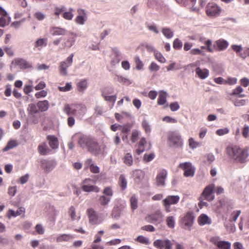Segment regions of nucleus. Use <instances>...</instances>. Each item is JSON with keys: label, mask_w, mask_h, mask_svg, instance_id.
<instances>
[{"label": "nucleus", "mask_w": 249, "mask_h": 249, "mask_svg": "<svg viewBox=\"0 0 249 249\" xmlns=\"http://www.w3.org/2000/svg\"><path fill=\"white\" fill-rule=\"evenodd\" d=\"M116 78L120 83L128 85L131 84L128 79L122 76L117 75Z\"/></svg>", "instance_id": "obj_58"}, {"label": "nucleus", "mask_w": 249, "mask_h": 249, "mask_svg": "<svg viewBox=\"0 0 249 249\" xmlns=\"http://www.w3.org/2000/svg\"><path fill=\"white\" fill-rule=\"evenodd\" d=\"M153 245L159 249H172V244L169 239H157L154 242Z\"/></svg>", "instance_id": "obj_15"}, {"label": "nucleus", "mask_w": 249, "mask_h": 249, "mask_svg": "<svg viewBox=\"0 0 249 249\" xmlns=\"http://www.w3.org/2000/svg\"><path fill=\"white\" fill-rule=\"evenodd\" d=\"M123 208L118 205L114 206L112 209L111 215L115 220L120 219L122 215Z\"/></svg>", "instance_id": "obj_27"}, {"label": "nucleus", "mask_w": 249, "mask_h": 249, "mask_svg": "<svg viewBox=\"0 0 249 249\" xmlns=\"http://www.w3.org/2000/svg\"><path fill=\"white\" fill-rule=\"evenodd\" d=\"M47 45V39L46 38H39L35 42V47L36 48L45 47Z\"/></svg>", "instance_id": "obj_43"}, {"label": "nucleus", "mask_w": 249, "mask_h": 249, "mask_svg": "<svg viewBox=\"0 0 249 249\" xmlns=\"http://www.w3.org/2000/svg\"><path fill=\"white\" fill-rule=\"evenodd\" d=\"M15 63L16 65L19 66L20 68L22 70H25L32 67L31 63L23 58H18L15 59Z\"/></svg>", "instance_id": "obj_22"}, {"label": "nucleus", "mask_w": 249, "mask_h": 249, "mask_svg": "<svg viewBox=\"0 0 249 249\" xmlns=\"http://www.w3.org/2000/svg\"><path fill=\"white\" fill-rule=\"evenodd\" d=\"M173 48L177 50H180L182 47V42L178 38H176L173 41Z\"/></svg>", "instance_id": "obj_48"}, {"label": "nucleus", "mask_w": 249, "mask_h": 249, "mask_svg": "<svg viewBox=\"0 0 249 249\" xmlns=\"http://www.w3.org/2000/svg\"><path fill=\"white\" fill-rule=\"evenodd\" d=\"M77 35L71 32L69 34L68 38L64 41L62 46L64 49H69L75 43Z\"/></svg>", "instance_id": "obj_19"}, {"label": "nucleus", "mask_w": 249, "mask_h": 249, "mask_svg": "<svg viewBox=\"0 0 249 249\" xmlns=\"http://www.w3.org/2000/svg\"><path fill=\"white\" fill-rule=\"evenodd\" d=\"M220 11L221 8L214 3H209L207 5L206 12L209 16L216 17Z\"/></svg>", "instance_id": "obj_14"}, {"label": "nucleus", "mask_w": 249, "mask_h": 249, "mask_svg": "<svg viewBox=\"0 0 249 249\" xmlns=\"http://www.w3.org/2000/svg\"><path fill=\"white\" fill-rule=\"evenodd\" d=\"M18 143L17 141L11 140L8 142L6 146L3 148V151L4 152L7 151L16 147Z\"/></svg>", "instance_id": "obj_40"}, {"label": "nucleus", "mask_w": 249, "mask_h": 249, "mask_svg": "<svg viewBox=\"0 0 249 249\" xmlns=\"http://www.w3.org/2000/svg\"><path fill=\"white\" fill-rule=\"evenodd\" d=\"M180 199V197L178 196H172L169 195L166 196L165 198H164L162 201L167 203V204H169V205H175L177 204Z\"/></svg>", "instance_id": "obj_25"}, {"label": "nucleus", "mask_w": 249, "mask_h": 249, "mask_svg": "<svg viewBox=\"0 0 249 249\" xmlns=\"http://www.w3.org/2000/svg\"><path fill=\"white\" fill-rule=\"evenodd\" d=\"M103 193L104 196H109V197L110 198L113 196V191L112 189L109 187L105 188L103 191Z\"/></svg>", "instance_id": "obj_57"}, {"label": "nucleus", "mask_w": 249, "mask_h": 249, "mask_svg": "<svg viewBox=\"0 0 249 249\" xmlns=\"http://www.w3.org/2000/svg\"><path fill=\"white\" fill-rule=\"evenodd\" d=\"M27 111L28 117L32 122L34 124H37L39 119L37 115L39 114V111L37 106L34 103L29 104L27 108Z\"/></svg>", "instance_id": "obj_7"}, {"label": "nucleus", "mask_w": 249, "mask_h": 249, "mask_svg": "<svg viewBox=\"0 0 249 249\" xmlns=\"http://www.w3.org/2000/svg\"><path fill=\"white\" fill-rule=\"evenodd\" d=\"M135 63L136 64V69L137 70H141L142 69L143 64L139 56H136L135 57Z\"/></svg>", "instance_id": "obj_59"}, {"label": "nucleus", "mask_w": 249, "mask_h": 249, "mask_svg": "<svg viewBox=\"0 0 249 249\" xmlns=\"http://www.w3.org/2000/svg\"><path fill=\"white\" fill-rule=\"evenodd\" d=\"M211 241L217 246L219 249H230L231 244L230 242L220 241L218 237H214L211 238Z\"/></svg>", "instance_id": "obj_16"}, {"label": "nucleus", "mask_w": 249, "mask_h": 249, "mask_svg": "<svg viewBox=\"0 0 249 249\" xmlns=\"http://www.w3.org/2000/svg\"><path fill=\"white\" fill-rule=\"evenodd\" d=\"M38 150L41 155H46L50 152V150L46 143H43L39 145L38 146Z\"/></svg>", "instance_id": "obj_34"}, {"label": "nucleus", "mask_w": 249, "mask_h": 249, "mask_svg": "<svg viewBox=\"0 0 249 249\" xmlns=\"http://www.w3.org/2000/svg\"><path fill=\"white\" fill-rule=\"evenodd\" d=\"M154 55H155L156 59L157 60H158L159 62H160V63H164L166 62V59L164 58V57L158 51H155Z\"/></svg>", "instance_id": "obj_46"}, {"label": "nucleus", "mask_w": 249, "mask_h": 249, "mask_svg": "<svg viewBox=\"0 0 249 249\" xmlns=\"http://www.w3.org/2000/svg\"><path fill=\"white\" fill-rule=\"evenodd\" d=\"M66 10V8L64 6H62L60 7H57L55 8L54 14L58 17L61 13H63Z\"/></svg>", "instance_id": "obj_62"}, {"label": "nucleus", "mask_w": 249, "mask_h": 249, "mask_svg": "<svg viewBox=\"0 0 249 249\" xmlns=\"http://www.w3.org/2000/svg\"><path fill=\"white\" fill-rule=\"evenodd\" d=\"M105 100L108 102L112 103L113 105H114L116 101L117 95L116 94L113 95H106L105 96H103Z\"/></svg>", "instance_id": "obj_51"}, {"label": "nucleus", "mask_w": 249, "mask_h": 249, "mask_svg": "<svg viewBox=\"0 0 249 249\" xmlns=\"http://www.w3.org/2000/svg\"><path fill=\"white\" fill-rule=\"evenodd\" d=\"M114 92V88L112 87H109L105 88L103 91L102 95L105 96L106 95H110V94L113 93Z\"/></svg>", "instance_id": "obj_50"}, {"label": "nucleus", "mask_w": 249, "mask_h": 249, "mask_svg": "<svg viewBox=\"0 0 249 249\" xmlns=\"http://www.w3.org/2000/svg\"><path fill=\"white\" fill-rule=\"evenodd\" d=\"M72 88L71 83H67L64 87H59L58 89L60 91L66 92L70 91Z\"/></svg>", "instance_id": "obj_55"}, {"label": "nucleus", "mask_w": 249, "mask_h": 249, "mask_svg": "<svg viewBox=\"0 0 249 249\" xmlns=\"http://www.w3.org/2000/svg\"><path fill=\"white\" fill-rule=\"evenodd\" d=\"M82 190L85 192H94L98 193L100 191V189L96 186L91 184H84L81 186Z\"/></svg>", "instance_id": "obj_31"}, {"label": "nucleus", "mask_w": 249, "mask_h": 249, "mask_svg": "<svg viewBox=\"0 0 249 249\" xmlns=\"http://www.w3.org/2000/svg\"><path fill=\"white\" fill-rule=\"evenodd\" d=\"M166 223L167 226L170 229H174L175 226L176 220L173 216H169L167 217L166 219Z\"/></svg>", "instance_id": "obj_39"}, {"label": "nucleus", "mask_w": 249, "mask_h": 249, "mask_svg": "<svg viewBox=\"0 0 249 249\" xmlns=\"http://www.w3.org/2000/svg\"><path fill=\"white\" fill-rule=\"evenodd\" d=\"M36 106L40 112H45L48 110L49 107V103L48 100H45L37 102Z\"/></svg>", "instance_id": "obj_30"}, {"label": "nucleus", "mask_w": 249, "mask_h": 249, "mask_svg": "<svg viewBox=\"0 0 249 249\" xmlns=\"http://www.w3.org/2000/svg\"><path fill=\"white\" fill-rule=\"evenodd\" d=\"M155 155L154 153H152L150 154H145L143 156V160L144 161L147 162H149L152 161L155 158Z\"/></svg>", "instance_id": "obj_53"}, {"label": "nucleus", "mask_w": 249, "mask_h": 249, "mask_svg": "<svg viewBox=\"0 0 249 249\" xmlns=\"http://www.w3.org/2000/svg\"><path fill=\"white\" fill-rule=\"evenodd\" d=\"M179 167L184 171V175L186 177H193L195 173V168L190 162H185L179 164Z\"/></svg>", "instance_id": "obj_11"}, {"label": "nucleus", "mask_w": 249, "mask_h": 249, "mask_svg": "<svg viewBox=\"0 0 249 249\" xmlns=\"http://www.w3.org/2000/svg\"><path fill=\"white\" fill-rule=\"evenodd\" d=\"M195 71L196 74L201 79H206L209 75V71L207 69H201L200 67H197Z\"/></svg>", "instance_id": "obj_29"}, {"label": "nucleus", "mask_w": 249, "mask_h": 249, "mask_svg": "<svg viewBox=\"0 0 249 249\" xmlns=\"http://www.w3.org/2000/svg\"><path fill=\"white\" fill-rule=\"evenodd\" d=\"M226 153L230 159L237 162L244 163L248 157V151L242 149L238 146L230 145L226 148Z\"/></svg>", "instance_id": "obj_2"}, {"label": "nucleus", "mask_w": 249, "mask_h": 249, "mask_svg": "<svg viewBox=\"0 0 249 249\" xmlns=\"http://www.w3.org/2000/svg\"><path fill=\"white\" fill-rule=\"evenodd\" d=\"M73 238V236L70 234H62L58 236L56 238V242H61L63 241H69Z\"/></svg>", "instance_id": "obj_36"}, {"label": "nucleus", "mask_w": 249, "mask_h": 249, "mask_svg": "<svg viewBox=\"0 0 249 249\" xmlns=\"http://www.w3.org/2000/svg\"><path fill=\"white\" fill-rule=\"evenodd\" d=\"M139 132L137 130H133L132 132L131 141L133 143H135L138 140Z\"/></svg>", "instance_id": "obj_64"}, {"label": "nucleus", "mask_w": 249, "mask_h": 249, "mask_svg": "<svg viewBox=\"0 0 249 249\" xmlns=\"http://www.w3.org/2000/svg\"><path fill=\"white\" fill-rule=\"evenodd\" d=\"M63 111L68 116L73 115L76 117L81 118L86 114L87 107L82 104H66Z\"/></svg>", "instance_id": "obj_3"}, {"label": "nucleus", "mask_w": 249, "mask_h": 249, "mask_svg": "<svg viewBox=\"0 0 249 249\" xmlns=\"http://www.w3.org/2000/svg\"><path fill=\"white\" fill-rule=\"evenodd\" d=\"M212 223V219L206 214H201L198 218V223L200 226L210 225Z\"/></svg>", "instance_id": "obj_23"}, {"label": "nucleus", "mask_w": 249, "mask_h": 249, "mask_svg": "<svg viewBox=\"0 0 249 249\" xmlns=\"http://www.w3.org/2000/svg\"><path fill=\"white\" fill-rule=\"evenodd\" d=\"M49 141V144L50 146L53 149L58 148L59 142L58 139L54 135H49L47 138Z\"/></svg>", "instance_id": "obj_28"}, {"label": "nucleus", "mask_w": 249, "mask_h": 249, "mask_svg": "<svg viewBox=\"0 0 249 249\" xmlns=\"http://www.w3.org/2000/svg\"><path fill=\"white\" fill-rule=\"evenodd\" d=\"M69 214L70 216L71 220L72 221H74L75 220V217H76V211L74 207V206H71L70 207V208L69 209Z\"/></svg>", "instance_id": "obj_54"}, {"label": "nucleus", "mask_w": 249, "mask_h": 249, "mask_svg": "<svg viewBox=\"0 0 249 249\" xmlns=\"http://www.w3.org/2000/svg\"><path fill=\"white\" fill-rule=\"evenodd\" d=\"M119 185L122 190H124L127 187V180L124 175H121L119 178Z\"/></svg>", "instance_id": "obj_41"}, {"label": "nucleus", "mask_w": 249, "mask_h": 249, "mask_svg": "<svg viewBox=\"0 0 249 249\" xmlns=\"http://www.w3.org/2000/svg\"><path fill=\"white\" fill-rule=\"evenodd\" d=\"M243 91V88L241 86H238L233 90L231 95L232 96H236L240 98L244 97L246 96V95L245 94H241V92Z\"/></svg>", "instance_id": "obj_38"}, {"label": "nucleus", "mask_w": 249, "mask_h": 249, "mask_svg": "<svg viewBox=\"0 0 249 249\" xmlns=\"http://www.w3.org/2000/svg\"><path fill=\"white\" fill-rule=\"evenodd\" d=\"M50 32L53 36H64L66 35L67 30L60 27H52Z\"/></svg>", "instance_id": "obj_24"}, {"label": "nucleus", "mask_w": 249, "mask_h": 249, "mask_svg": "<svg viewBox=\"0 0 249 249\" xmlns=\"http://www.w3.org/2000/svg\"><path fill=\"white\" fill-rule=\"evenodd\" d=\"M206 45V50L210 53H213L214 51V47H212V41L210 39H208L205 42Z\"/></svg>", "instance_id": "obj_56"}, {"label": "nucleus", "mask_w": 249, "mask_h": 249, "mask_svg": "<svg viewBox=\"0 0 249 249\" xmlns=\"http://www.w3.org/2000/svg\"><path fill=\"white\" fill-rule=\"evenodd\" d=\"M214 190V185L211 184L206 186L202 193L200 199H205L208 201H212L214 199V196L213 195Z\"/></svg>", "instance_id": "obj_12"}, {"label": "nucleus", "mask_w": 249, "mask_h": 249, "mask_svg": "<svg viewBox=\"0 0 249 249\" xmlns=\"http://www.w3.org/2000/svg\"><path fill=\"white\" fill-rule=\"evenodd\" d=\"M57 163L53 160H43L41 161V167L46 173L52 171L56 166Z\"/></svg>", "instance_id": "obj_13"}, {"label": "nucleus", "mask_w": 249, "mask_h": 249, "mask_svg": "<svg viewBox=\"0 0 249 249\" xmlns=\"http://www.w3.org/2000/svg\"><path fill=\"white\" fill-rule=\"evenodd\" d=\"M87 215L89 223L92 225H98L102 223L98 213L93 208H89L87 210Z\"/></svg>", "instance_id": "obj_10"}, {"label": "nucleus", "mask_w": 249, "mask_h": 249, "mask_svg": "<svg viewBox=\"0 0 249 249\" xmlns=\"http://www.w3.org/2000/svg\"><path fill=\"white\" fill-rule=\"evenodd\" d=\"M124 162L126 165L130 166L133 164V158L130 153H126L124 158Z\"/></svg>", "instance_id": "obj_42"}, {"label": "nucleus", "mask_w": 249, "mask_h": 249, "mask_svg": "<svg viewBox=\"0 0 249 249\" xmlns=\"http://www.w3.org/2000/svg\"><path fill=\"white\" fill-rule=\"evenodd\" d=\"M160 69V67L155 62H152L149 67V69L151 71H157Z\"/></svg>", "instance_id": "obj_63"}, {"label": "nucleus", "mask_w": 249, "mask_h": 249, "mask_svg": "<svg viewBox=\"0 0 249 249\" xmlns=\"http://www.w3.org/2000/svg\"><path fill=\"white\" fill-rule=\"evenodd\" d=\"M169 146L174 148H181L183 145V140L178 131L170 132L168 137Z\"/></svg>", "instance_id": "obj_5"}, {"label": "nucleus", "mask_w": 249, "mask_h": 249, "mask_svg": "<svg viewBox=\"0 0 249 249\" xmlns=\"http://www.w3.org/2000/svg\"><path fill=\"white\" fill-rule=\"evenodd\" d=\"M78 143L80 147L94 156H98L101 151L98 140L94 137L82 134L78 137Z\"/></svg>", "instance_id": "obj_1"}, {"label": "nucleus", "mask_w": 249, "mask_h": 249, "mask_svg": "<svg viewBox=\"0 0 249 249\" xmlns=\"http://www.w3.org/2000/svg\"><path fill=\"white\" fill-rule=\"evenodd\" d=\"M131 208L133 211L138 208V199L135 196H131L130 198Z\"/></svg>", "instance_id": "obj_49"}, {"label": "nucleus", "mask_w": 249, "mask_h": 249, "mask_svg": "<svg viewBox=\"0 0 249 249\" xmlns=\"http://www.w3.org/2000/svg\"><path fill=\"white\" fill-rule=\"evenodd\" d=\"M164 215L160 210H157L147 216V222L158 225L163 221Z\"/></svg>", "instance_id": "obj_9"}, {"label": "nucleus", "mask_w": 249, "mask_h": 249, "mask_svg": "<svg viewBox=\"0 0 249 249\" xmlns=\"http://www.w3.org/2000/svg\"><path fill=\"white\" fill-rule=\"evenodd\" d=\"M167 93L166 91L161 90L158 98V104L159 105H163L167 102Z\"/></svg>", "instance_id": "obj_32"}, {"label": "nucleus", "mask_w": 249, "mask_h": 249, "mask_svg": "<svg viewBox=\"0 0 249 249\" xmlns=\"http://www.w3.org/2000/svg\"><path fill=\"white\" fill-rule=\"evenodd\" d=\"M132 176L136 183H139L143 179L144 173L140 169H136L133 171Z\"/></svg>", "instance_id": "obj_21"}, {"label": "nucleus", "mask_w": 249, "mask_h": 249, "mask_svg": "<svg viewBox=\"0 0 249 249\" xmlns=\"http://www.w3.org/2000/svg\"><path fill=\"white\" fill-rule=\"evenodd\" d=\"M167 177V171L165 169L160 170L156 177V185L159 187H163L165 185V179Z\"/></svg>", "instance_id": "obj_17"}, {"label": "nucleus", "mask_w": 249, "mask_h": 249, "mask_svg": "<svg viewBox=\"0 0 249 249\" xmlns=\"http://www.w3.org/2000/svg\"><path fill=\"white\" fill-rule=\"evenodd\" d=\"M112 51L114 53L115 56L111 60V63L112 65H115L116 64H118L123 58V54L117 47L113 48Z\"/></svg>", "instance_id": "obj_20"}, {"label": "nucleus", "mask_w": 249, "mask_h": 249, "mask_svg": "<svg viewBox=\"0 0 249 249\" xmlns=\"http://www.w3.org/2000/svg\"><path fill=\"white\" fill-rule=\"evenodd\" d=\"M147 6L152 8L160 14L166 13L169 10L166 5L162 0H148Z\"/></svg>", "instance_id": "obj_4"}, {"label": "nucleus", "mask_w": 249, "mask_h": 249, "mask_svg": "<svg viewBox=\"0 0 249 249\" xmlns=\"http://www.w3.org/2000/svg\"><path fill=\"white\" fill-rule=\"evenodd\" d=\"M195 216L192 212H188L185 216L181 217L179 220L180 227L186 230L190 231L191 227L194 223Z\"/></svg>", "instance_id": "obj_6"}, {"label": "nucleus", "mask_w": 249, "mask_h": 249, "mask_svg": "<svg viewBox=\"0 0 249 249\" xmlns=\"http://www.w3.org/2000/svg\"><path fill=\"white\" fill-rule=\"evenodd\" d=\"M136 240L142 244L145 245H149L150 244L149 240L147 237H144L142 235H139L137 237Z\"/></svg>", "instance_id": "obj_47"}, {"label": "nucleus", "mask_w": 249, "mask_h": 249, "mask_svg": "<svg viewBox=\"0 0 249 249\" xmlns=\"http://www.w3.org/2000/svg\"><path fill=\"white\" fill-rule=\"evenodd\" d=\"M229 45V42L223 38H220L213 43L214 51H223L228 47Z\"/></svg>", "instance_id": "obj_18"}, {"label": "nucleus", "mask_w": 249, "mask_h": 249, "mask_svg": "<svg viewBox=\"0 0 249 249\" xmlns=\"http://www.w3.org/2000/svg\"><path fill=\"white\" fill-rule=\"evenodd\" d=\"M229 132V129L227 127L218 129L216 131V134L218 136H223L228 134Z\"/></svg>", "instance_id": "obj_61"}, {"label": "nucleus", "mask_w": 249, "mask_h": 249, "mask_svg": "<svg viewBox=\"0 0 249 249\" xmlns=\"http://www.w3.org/2000/svg\"><path fill=\"white\" fill-rule=\"evenodd\" d=\"M73 9L71 8H70L69 11H65L62 14L64 18L67 20H71L73 17V14L71 13Z\"/></svg>", "instance_id": "obj_45"}, {"label": "nucleus", "mask_w": 249, "mask_h": 249, "mask_svg": "<svg viewBox=\"0 0 249 249\" xmlns=\"http://www.w3.org/2000/svg\"><path fill=\"white\" fill-rule=\"evenodd\" d=\"M132 126V125L130 123H127L126 124L122 126V132L124 134H128V133L130 131Z\"/></svg>", "instance_id": "obj_52"}, {"label": "nucleus", "mask_w": 249, "mask_h": 249, "mask_svg": "<svg viewBox=\"0 0 249 249\" xmlns=\"http://www.w3.org/2000/svg\"><path fill=\"white\" fill-rule=\"evenodd\" d=\"M88 87V81L86 79H82L77 84V90L80 92H84Z\"/></svg>", "instance_id": "obj_33"}, {"label": "nucleus", "mask_w": 249, "mask_h": 249, "mask_svg": "<svg viewBox=\"0 0 249 249\" xmlns=\"http://www.w3.org/2000/svg\"><path fill=\"white\" fill-rule=\"evenodd\" d=\"M78 13L80 14L75 18L76 22L79 25H83L87 20V17L85 11L83 9L78 10Z\"/></svg>", "instance_id": "obj_26"}, {"label": "nucleus", "mask_w": 249, "mask_h": 249, "mask_svg": "<svg viewBox=\"0 0 249 249\" xmlns=\"http://www.w3.org/2000/svg\"><path fill=\"white\" fill-rule=\"evenodd\" d=\"M110 200L111 198H109V196L104 195L101 196L98 199V201L100 205L102 206H106L107 205Z\"/></svg>", "instance_id": "obj_37"}, {"label": "nucleus", "mask_w": 249, "mask_h": 249, "mask_svg": "<svg viewBox=\"0 0 249 249\" xmlns=\"http://www.w3.org/2000/svg\"><path fill=\"white\" fill-rule=\"evenodd\" d=\"M161 32L167 39H171L174 36V32L168 27H163L161 29Z\"/></svg>", "instance_id": "obj_35"}, {"label": "nucleus", "mask_w": 249, "mask_h": 249, "mask_svg": "<svg viewBox=\"0 0 249 249\" xmlns=\"http://www.w3.org/2000/svg\"><path fill=\"white\" fill-rule=\"evenodd\" d=\"M142 126L146 133H150L151 132V128L150 125L146 119L144 118L143 120L142 123Z\"/></svg>", "instance_id": "obj_44"}, {"label": "nucleus", "mask_w": 249, "mask_h": 249, "mask_svg": "<svg viewBox=\"0 0 249 249\" xmlns=\"http://www.w3.org/2000/svg\"><path fill=\"white\" fill-rule=\"evenodd\" d=\"M73 53L71 54L65 61L61 62L58 67L60 74L62 76L68 75L67 69L71 66L73 62Z\"/></svg>", "instance_id": "obj_8"}, {"label": "nucleus", "mask_w": 249, "mask_h": 249, "mask_svg": "<svg viewBox=\"0 0 249 249\" xmlns=\"http://www.w3.org/2000/svg\"><path fill=\"white\" fill-rule=\"evenodd\" d=\"M147 28H148V29L151 31V32H154V33L156 34H158L159 33V31L158 29V28L156 26V25L155 24V23H152V24H148L147 26Z\"/></svg>", "instance_id": "obj_60"}]
</instances>
